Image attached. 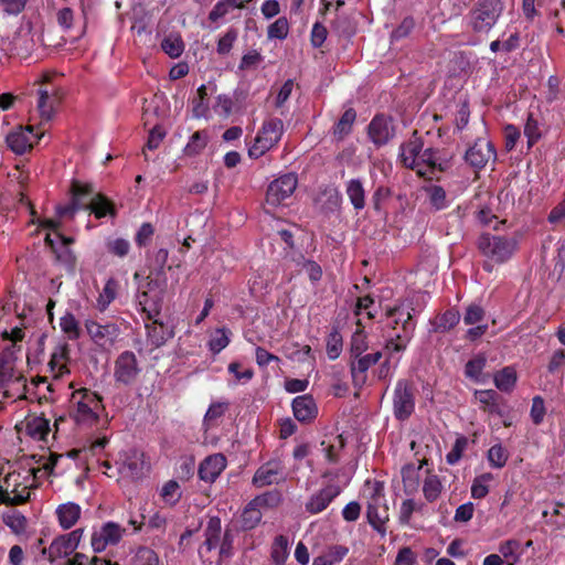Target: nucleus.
<instances>
[{"label":"nucleus","mask_w":565,"mask_h":565,"mask_svg":"<svg viewBox=\"0 0 565 565\" xmlns=\"http://www.w3.org/2000/svg\"><path fill=\"white\" fill-rule=\"evenodd\" d=\"M518 242L513 237L491 235L484 233L478 238V248L487 258L483 268L491 271L492 263L502 264L507 262L515 252Z\"/></svg>","instance_id":"obj_1"},{"label":"nucleus","mask_w":565,"mask_h":565,"mask_svg":"<svg viewBox=\"0 0 565 565\" xmlns=\"http://www.w3.org/2000/svg\"><path fill=\"white\" fill-rule=\"evenodd\" d=\"M504 9L501 0H479L468 13V25L476 33H488Z\"/></svg>","instance_id":"obj_2"},{"label":"nucleus","mask_w":565,"mask_h":565,"mask_svg":"<svg viewBox=\"0 0 565 565\" xmlns=\"http://www.w3.org/2000/svg\"><path fill=\"white\" fill-rule=\"evenodd\" d=\"M145 289L137 294V300L148 319H153L160 313L163 297L167 290V278L148 277Z\"/></svg>","instance_id":"obj_3"},{"label":"nucleus","mask_w":565,"mask_h":565,"mask_svg":"<svg viewBox=\"0 0 565 565\" xmlns=\"http://www.w3.org/2000/svg\"><path fill=\"white\" fill-rule=\"evenodd\" d=\"M71 190L75 196L83 198L81 206L84 210H89L97 218L115 214L113 203L106 196L96 192L92 184L74 181Z\"/></svg>","instance_id":"obj_4"},{"label":"nucleus","mask_w":565,"mask_h":565,"mask_svg":"<svg viewBox=\"0 0 565 565\" xmlns=\"http://www.w3.org/2000/svg\"><path fill=\"white\" fill-rule=\"evenodd\" d=\"M284 134V122L279 118L267 119L255 138L254 145L248 149L252 158H259L275 147Z\"/></svg>","instance_id":"obj_5"},{"label":"nucleus","mask_w":565,"mask_h":565,"mask_svg":"<svg viewBox=\"0 0 565 565\" xmlns=\"http://www.w3.org/2000/svg\"><path fill=\"white\" fill-rule=\"evenodd\" d=\"M384 500L383 484L375 482L372 488V494L367 503L366 518L370 525L377 532L385 534V523L388 521L387 508L380 510Z\"/></svg>","instance_id":"obj_6"},{"label":"nucleus","mask_w":565,"mask_h":565,"mask_svg":"<svg viewBox=\"0 0 565 565\" xmlns=\"http://www.w3.org/2000/svg\"><path fill=\"white\" fill-rule=\"evenodd\" d=\"M140 372L141 367L132 351L121 352L115 361L114 379L117 383L130 385L137 380Z\"/></svg>","instance_id":"obj_7"},{"label":"nucleus","mask_w":565,"mask_h":565,"mask_svg":"<svg viewBox=\"0 0 565 565\" xmlns=\"http://www.w3.org/2000/svg\"><path fill=\"white\" fill-rule=\"evenodd\" d=\"M297 184L298 179L295 173H287L274 180L268 185L266 203L278 206L295 192Z\"/></svg>","instance_id":"obj_8"},{"label":"nucleus","mask_w":565,"mask_h":565,"mask_svg":"<svg viewBox=\"0 0 565 565\" xmlns=\"http://www.w3.org/2000/svg\"><path fill=\"white\" fill-rule=\"evenodd\" d=\"M415 398L412 387L405 381H398L394 391L393 411L398 420L407 419L414 412Z\"/></svg>","instance_id":"obj_9"},{"label":"nucleus","mask_w":565,"mask_h":565,"mask_svg":"<svg viewBox=\"0 0 565 565\" xmlns=\"http://www.w3.org/2000/svg\"><path fill=\"white\" fill-rule=\"evenodd\" d=\"M495 156L492 143L484 138H478L466 151L465 160L472 168L482 169L490 160H494Z\"/></svg>","instance_id":"obj_10"},{"label":"nucleus","mask_w":565,"mask_h":565,"mask_svg":"<svg viewBox=\"0 0 565 565\" xmlns=\"http://www.w3.org/2000/svg\"><path fill=\"white\" fill-rule=\"evenodd\" d=\"M424 147L423 140L417 137V131H414L412 138L401 146L399 158L402 163L409 169L416 170L417 174L425 177L428 174L420 168L419 154Z\"/></svg>","instance_id":"obj_11"},{"label":"nucleus","mask_w":565,"mask_h":565,"mask_svg":"<svg viewBox=\"0 0 565 565\" xmlns=\"http://www.w3.org/2000/svg\"><path fill=\"white\" fill-rule=\"evenodd\" d=\"M341 492V486L333 482L328 483L308 499L305 505L306 511L310 514H318L324 511Z\"/></svg>","instance_id":"obj_12"},{"label":"nucleus","mask_w":565,"mask_h":565,"mask_svg":"<svg viewBox=\"0 0 565 565\" xmlns=\"http://www.w3.org/2000/svg\"><path fill=\"white\" fill-rule=\"evenodd\" d=\"M271 498V494L266 493L257 495L250 502H248V504L244 508L241 516L242 530H253L258 525L263 516L262 509L269 505Z\"/></svg>","instance_id":"obj_13"},{"label":"nucleus","mask_w":565,"mask_h":565,"mask_svg":"<svg viewBox=\"0 0 565 565\" xmlns=\"http://www.w3.org/2000/svg\"><path fill=\"white\" fill-rule=\"evenodd\" d=\"M125 530L115 522L105 523L99 531H95L92 535L90 544L96 553L103 552L107 545L117 544Z\"/></svg>","instance_id":"obj_14"},{"label":"nucleus","mask_w":565,"mask_h":565,"mask_svg":"<svg viewBox=\"0 0 565 565\" xmlns=\"http://www.w3.org/2000/svg\"><path fill=\"white\" fill-rule=\"evenodd\" d=\"M85 327L92 340L98 345L113 344L120 334L118 324L114 322L100 323L88 320Z\"/></svg>","instance_id":"obj_15"},{"label":"nucleus","mask_w":565,"mask_h":565,"mask_svg":"<svg viewBox=\"0 0 565 565\" xmlns=\"http://www.w3.org/2000/svg\"><path fill=\"white\" fill-rule=\"evenodd\" d=\"M33 127L18 128L7 137L9 148L17 154H23L33 148L34 142L40 138L33 132Z\"/></svg>","instance_id":"obj_16"},{"label":"nucleus","mask_w":565,"mask_h":565,"mask_svg":"<svg viewBox=\"0 0 565 565\" xmlns=\"http://www.w3.org/2000/svg\"><path fill=\"white\" fill-rule=\"evenodd\" d=\"M285 480L282 468L278 461H269L257 469L253 477L256 487H265L279 483Z\"/></svg>","instance_id":"obj_17"},{"label":"nucleus","mask_w":565,"mask_h":565,"mask_svg":"<svg viewBox=\"0 0 565 565\" xmlns=\"http://www.w3.org/2000/svg\"><path fill=\"white\" fill-rule=\"evenodd\" d=\"M382 358L380 351L354 358L351 362V375L354 386L361 387L366 381V371Z\"/></svg>","instance_id":"obj_18"},{"label":"nucleus","mask_w":565,"mask_h":565,"mask_svg":"<svg viewBox=\"0 0 565 565\" xmlns=\"http://www.w3.org/2000/svg\"><path fill=\"white\" fill-rule=\"evenodd\" d=\"M226 468V458L222 454L207 456L199 466V477L201 480L212 483Z\"/></svg>","instance_id":"obj_19"},{"label":"nucleus","mask_w":565,"mask_h":565,"mask_svg":"<svg viewBox=\"0 0 565 565\" xmlns=\"http://www.w3.org/2000/svg\"><path fill=\"white\" fill-rule=\"evenodd\" d=\"M292 412L297 420L309 423L318 415V408L311 395H300L292 401Z\"/></svg>","instance_id":"obj_20"},{"label":"nucleus","mask_w":565,"mask_h":565,"mask_svg":"<svg viewBox=\"0 0 565 565\" xmlns=\"http://www.w3.org/2000/svg\"><path fill=\"white\" fill-rule=\"evenodd\" d=\"M369 136L376 146H382L393 137V128L384 116H375L369 125Z\"/></svg>","instance_id":"obj_21"},{"label":"nucleus","mask_w":565,"mask_h":565,"mask_svg":"<svg viewBox=\"0 0 565 565\" xmlns=\"http://www.w3.org/2000/svg\"><path fill=\"white\" fill-rule=\"evenodd\" d=\"M38 111L40 117L49 121L53 118L55 108L60 102L58 97L55 95L53 90H49L47 88L40 87L38 89Z\"/></svg>","instance_id":"obj_22"},{"label":"nucleus","mask_w":565,"mask_h":565,"mask_svg":"<svg viewBox=\"0 0 565 565\" xmlns=\"http://www.w3.org/2000/svg\"><path fill=\"white\" fill-rule=\"evenodd\" d=\"M85 398L86 401H81L77 403L74 418L77 423L93 424L98 419V415L90 406V403H95L97 406L99 399L96 394L86 395Z\"/></svg>","instance_id":"obj_23"},{"label":"nucleus","mask_w":565,"mask_h":565,"mask_svg":"<svg viewBox=\"0 0 565 565\" xmlns=\"http://www.w3.org/2000/svg\"><path fill=\"white\" fill-rule=\"evenodd\" d=\"M152 320L151 324H146L148 339L150 343L156 347H162L169 339L173 338V330L164 327L162 322H159L156 317Z\"/></svg>","instance_id":"obj_24"},{"label":"nucleus","mask_w":565,"mask_h":565,"mask_svg":"<svg viewBox=\"0 0 565 565\" xmlns=\"http://www.w3.org/2000/svg\"><path fill=\"white\" fill-rule=\"evenodd\" d=\"M415 329V323L412 321V315L407 312L406 319L403 321V333H396V339H391L386 343V349L392 351H403L407 342L411 340Z\"/></svg>","instance_id":"obj_25"},{"label":"nucleus","mask_w":565,"mask_h":565,"mask_svg":"<svg viewBox=\"0 0 565 565\" xmlns=\"http://www.w3.org/2000/svg\"><path fill=\"white\" fill-rule=\"evenodd\" d=\"M418 161H420V168L428 172L424 178L428 179H431L436 171H444L446 167V163L440 162L437 158V150L434 148H422Z\"/></svg>","instance_id":"obj_26"},{"label":"nucleus","mask_w":565,"mask_h":565,"mask_svg":"<svg viewBox=\"0 0 565 565\" xmlns=\"http://www.w3.org/2000/svg\"><path fill=\"white\" fill-rule=\"evenodd\" d=\"M61 239V247L57 249L55 247L54 241L51 238V235L45 237V243L54 250L56 254V258L66 264L70 267H73L75 264V256L73 252L68 248V245L73 243V239L61 234L56 235Z\"/></svg>","instance_id":"obj_27"},{"label":"nucleus","mask_w":565,"mask_h":565,"mask_svg":"<svg viewBox=\"0 0 565 565\" xmlns=\"http://www.w3.org/2000/svg\"><path fill=\"white\" fill-rule=\"evenodd\" d=\"M221 532V519L218 516H211L204 530L205 541L202 548H205L207 552L214 550L220 543Z\"/></svg>","instance_id":"obj_28"},{"label":"nucleus","mask_w":565,"mask_h":565,"mask_svg":"<svg viewBox=\"0 0 565 565\" xmlns=\"http://www.w3.org/2000/svg\"><path fill=\"white\" fill-rule=\"evenodd\" d=\"M60 524L63 529L72 527L81 515V507L73 502L61 504L56 510Z\"/></svg>","instance_id":"obj_29"},{"label":"nucleus","mask_w":565,"mask_h":565,"mask_svg":"<svg viewBox=\"0 0 565 565\" xmlns=\"http://www.w3.org/2000/svg\"><path fill=\"white\" fill-rule=\"evenodd\" d=\"M347 195L356 211L365 206V190L360 179H352L345 186Z\"/></svg>","instance_id":"obj_30"},{"label":"nucleus","mask_w":565,"mask_h":565,"mask_svg":"<svg viewBox=\"0 0 565 565\" xmlns=\"http://www.w3.org/2000/svg\"><path fill=\"white\" fill-rule=\"evenodd\" d=\"M142 454L134 450L130 455H127L121 463V471L126 472L132 479H138L142 476L143 459Z\"/></svg>","instance_id":"obj_31"},{"label":"nucleus","mask_w":565,"mask_h":565,"mask_svg":"<svg viewBox=\"0 0 565 565\" xmlns=\"http://www.w3.org/2000/svg\"><path fill=\"white\" fill-rule=\"evenodd\" d=\"M498 393L493 390H482L475 392V398L481 405V408L490 414H501L500 406L498 404Z\"/></svg>","instance_id":"obj_32"},{"label":"nucleus","mask_w":565,"mask_h":565,"mask_svg":"<svg viewBox=\"0 0 565 565\" xmlns=\"http://www.w3.org/2000/svg\"><path fill=\"white\" fill-rule=\"evenodd\" d=\"M249 1L250 0H218L217 3L211 10L209 14V20H211L212 22H216L218 19L226 15L231 9H243L245 8V3Z\"/></svg>","instance_id":"obj_33"},{"label":"nucleus","mask_w":565,"mask_h":565,"mask_svg":"<svg viewBox=\"0 0 565 565\" xmlns=\"http://www.w3.org/2000/svg\"><path fill=\"white\" fill-rule=\"evenodd\" d=\"M288 539L285 535H278L271 545V559L275 565H285L288 558Z\"/></svg>","instance_id":"obj_34"},{"label":"nucleus","mask_w":565,"mask_h":565,"mask_svg":"<svg viewBox=\"0 0 565 565\" xmlns=\"http://www.w3.org/2000/svg\"><path fill=\"white\" fill-rule=\"evenodd\" d=\"M356 118V113L353 108L347 109L333 129V135L338 139H343L351 132L352 125Z\"/></svg>","instance_id":"obj_35"},{"label":"nucleus","mask_w":565,"mask_h":565,"mask_svg":"<svg viewBox=\"0 0 565 565\" xmlns=\"http://www.w3.org/2000/svg\"><path fill=\"white\" fill-rule=\"evenodd\" d=\"M161 49L172 58L179 57L184 51V43L179 34H169L161 42Z\"/></svg>","instance_id":"obj_36"},{"label":"nucleus","mask_w":565,"mask_h":565,"mask_svg":"<svg viewBox=\"0 0 565 565\" xmlns=\"http://www.w3.org/2000/svg\"><path fill=\"white\" fill-rule=\"evenodd\" d=\"M49 552V562L54 563L58 558L67 557L73 554L72 550L65 543L62 536L55 537L50 546L47 547Z\"/></svg>","instance_id":"obj_37"},{"label":"nucleus","mask_w":565,"mask_h":565,"mask_svg":"<svg viewBox=\"0 0 565 565\" xmlns=\"http://www.w3.org/2000/svg\"><path fill=\"white\" fill-rule=\"evenodd\" d=\"M516 382L515 371L511 367H504L494 376L495 386L503 392H510Z\"/></svg>","instance_id":"obj_38"},{"label":"nucleus","mask_w":565,"mask_h":565,"mask_svg":"<svg viewBox=\"0 0 565 565\" xmlns=\"http://www.w3.org/2000/svg\"><path fill=\"white\" fill-rule=\"evenodd\" d=\"M231 332L225 328L216 329L212 334L207 343L209 349L214 353H220L230 343Z\"/></svg>","instance_id":"obj_39"},{"label":"nucleus","mask_w":565,"mask_h":565,"mask_svg":"<svg viewBox=\"0 0 565 565\" xmlns=\"http://www.w3.org/2000/svg\"><path fill=\"white\" fill-rule=\"evenodd\" d=\"M443 490V484L436 475H428L424 481L423 492L425 498L433 502L438 499Z\"/></svg>","instance_id":"obj_40"},{"label":"nucleus","mask_w":565,"mask_h":565,"mask_svg":"<svg viewBox=\"0 0 565 565\" xmlns=\"http://www.w3.org/2000/svg\"><path fill=\"white\" fill-rule=\"evenodd\" d=\"M116 292L117 281L110 278L105 284L104 289L97 299V306L100 311H104L109 306V303L116 298Z\"/></svg>","instance_id":"obj_41"},{"label":"nucleus","mask_w":565,"mask_h":565,"mask_svg":"<svg viewBox=\"0 0 565 565\" xmlns=\"http://www.w3.org/2000/svg\"><path fill=\"white\" fill-rule=\"evenodd\" d=\"M459 320L460 315L457 310H447L439 317L435 330L438 332H446L454 328L459 322Z\"/></svg>","instance_id":"obj_42"},{"label":"nucleus","mask_w":565,"mask_h":565,"mask_svg":"<svg viewBox=\"0 0 565 565\" xmlns=\"http://www.w3.org/2000/svg\"><path fill=\"white\" fill-rule=\"evenodd\" d=\"M61 329L64 333L67 334L70 340H76L79 338V327L78 322L72 313H66L61 318L60 321Z\"/></svg>","instance_id":"obj_43"},{"label":"nucleus","mask_w":565,"mask_h":565,"mask_svg":"<svg viewBox=\"0 0 565 565\" xmlns=\"http://www.w3.org/2000/svg\"><path fill=\"white\" fill-rule=\"evenodd\" d=\"M207 143V135L204 131H196L192 135L185 147V153L194 156L200 153Z\"/></svg>","instance_id":"obj_44"},{"label":"nucleus","mask_w":565,"mask_h":565,"mask_svg":"<svg viewBox=\"0 0 565 565\" xmlns=\"http://www.w3.org/2000/svg\"><path fill=\"white\" fill-rule=\"evenodd\" d=\"M508 457L509 456H508L507 450L500 444L493 445L488 450V460L493 468L499 469V468L504 467V465L507 463Z\"/></svg>","instance_id":"obj_45"},{"label":"nucleus","mask_w":565,"mask_h":565,"mask_svg":"<svg viewBox=\"0 0 565 565\" xmlns=\"http://www.w3.org/2000/svg\"><path fill=\"white\" fill-rule=\"evenodd\" d=\"M491 480H492L491 473H483V475L477 477L473 480L472 486H471V495L475 499L484 498L489 492V488H488L487 483Z\"/></svg>","instance_id":"obj_46"},{"label":"nucleus","mask_w":565,"mask_h":565,"mask_svg":"<svg viewBox=\"0 0 565 565\" xmlns=\"http://www.w3.org/2000/svg\"><path fill=\"white\" fill-rule=\"evenodd\" d=\"M342 351V335L338 330H332L327 339V353L331 360H335Z\"/></svg>","instance_id":"obj_47"},{"label":"nucleus","mask_w":565,"mask_h":565,"mask_svg":"<svg viewBox=\"0 0 565 565\" xmlns=\"http://www.w3.org/2000/svg\"><path fill=\"white\" fill-rule=\"evenodd\" d=\"M520 542L516 540H509L500 544L499 552L508 561L509 565H514L518 562L516 551L520 548Z\"/></svg>","instance_id":"obj_48"},{"label":"nucleus","mask_w":565,"mask_h":565,"mask_svg":"<svg viewBox=\"0 0 565 565\" xmlns=\"http://www.w3.org/2000/svg\"><path fill=\"white\" fill-rule=\"evenodd\" d=\"M422 468L419 465L417 468L414 465H406L402 468L403 483L406 489L415 490L418 486V470Z\"/></svg>","instance_id":"obj_49"},{"label":"nucleus","mask_w":565,"mask_h":565,"mask_svg":"<svg viewBox=\"0 0 565 565\" xmlns=\"http://www.w3.org/2000/svg\"><path fill=\"white\" fill-rule=\"evenodd\" d=\"M289 23L285 17L278 18L268 26V38L282 40L288 35Z\"/></svg>","instance_id":"obj_50"},{"label":"nucleus","mask_w":565,"mask_h":565,"mask_svg":"<svg viewBox=\"0 0 565 565\" xmlns=\"http://www.w3.org/2000/svg\"><path fill=\"white\" fill-rule=\"evenodd\" d=\"M227 409V403L216 402L212 403L205 413L203 424L210 427L214 420L222 417Z\"/></svg>","instance_id":"obj_51"},{"label":"nucleus","mask_w":565,"mask_h":565,"mask_svg":"<svg viewBox=\"0 0 565 565\" xmlns=\"http://www.w3.org/2000/svg\"><path fill=\"white\" fill-rule=\"evenodd\" d=\"M106 248L115 256L125 257L130 249V244L124 238H114L106 242Z\"/></svg>","instance_id":"obj_52"},{"label":"nucleus","mask_w":565,"mask_h":565,"mask_svg":"<svg viewBox=\"0 0 565 565\" xmlns=\"http://www.w3.org/2000/svg\"><path fill=\"white\" fill-rule=\"evenodd\" d=\"M487 360L484 356H477L467 362L465 373L467 377L478 380L482 370L484 369Z\"/></svg>","instance_id":"obj_53"},{"label":"nucleus","mask_w":565,"mask_h":565,"mask_svg":"<svg viewBox=\"0 0 565 565\" xmlns=\"http://www.w3.org/2000/svg\"><path fill=\"white\" fill-rule=\"evenodd\" d=\"M3 520L6 525L9 526L13 533L20 534L24 532L26 526V519L22 514L13 512L11 514L4 515Z\"/></svg>","instance_id":"obj_54"},{"label":"nucleus","mask_w":565,"mask_h":565,"mask_svg":"<svg viewBox=\"0 0 565 565\" xmlns=\"http://www.w3.org/2000/svg\"><path fill=\"white\" fill-rule=\"evenodd\" d=\"M168 250L166 248H160L159 250L156 252V254L153 255V258L151 260V274L153 271H156L157 276L156 277H159V278H166L164 277V273H163V268L167 264V260H168Z\"/></svg>","instance_id":"obj_55"},{"label":"nucleus","mask_w":565,"mask_h":565,"mask_svg":"<svg viewBox=\"0 0 565 565\" xmlns=\"http://www.w3.org/2000/svg\"><path fill=\"white\" fill-rule=\"evenodd\" d=\"M136 562L138 565H159V557L153 550L142 546L136 553Z\"/></svg>","instance_id":"obj_56"},{"label":"nucleus","mask_w":565,"mask_h":565,"mask_svg":"<svg viewBox=\"0 0 565 565\" xmlns=\"http://www.w3.org/2000/svg\"><path fill=\"white\" fill-rule=\"evenodd\" d=\"M430 204L436 210H441L446 207V192L441 186L433 185L427 189Z\"/></svg>","instance_id":"obj_57"},{"label":"nucleus","mask_w":565,"mask_h":565,"mask_svg":"<svg viewBox=\"0 0 565 565\" xmlns=\"http://www.w3.org/2000/svg\"><path fill=\"white\" fill-rule=\"evenodd\" d=\"M468 445V439L466 437L457 438L451 450L446 456V461L449 465H455L459 461L462 456V451L466 449Z\"/></svg>","instance_id":"obj_58"},{"label":"nucleus","mask_w":565,"mask_h":565,"mask_svg":"<svg viewBox=\"0 0 565 565\" xmlns=\"http://www.w3.org/2000/svg\"><path fill=\"white\" fill-rule=\"evenodd\" d=\"M524 134L527 137L529 147H532L541 137L537 121L533 118L532 115H529V117H527V120H526V124L524 127Z\"/></svg>","instance_id":"obj_59"},{"label":"nucleus","mask_w":565,"mask_h":565,"mask_svg":"<svg viewBox=\"0 0 565 565\" xmlns=\"http://www.w3.org/2000/svg\"><path fill=\"white\" fill-rule=\"evenodd\" d=\"M30 42H31V38H30V33L29 32H25V33H21L19 32L14 38H13V41H12V51L17 54H23V53H26L30 49H31V45H30Z\"/></svg>","instance_id":"obj_60"},{"label":"nucleus","mask_w":565,"mask_h":565,"mask_svg":"<svg viewBox=\"0 0 565 565\" xmlns=\"http://www.w3.org/2000/svg\"><path fill=\"white\" fill-rule=\"evenodd\" d=\"M29 433L34 436L43 439L49 433V422L44 418H35L28 425Z\"/></svg>","instance_id":"obj_61"},{"label":"nucleus","mask_w":565,"mask_h":565,"mask_svg":"<svg viewBox=\"0 0 565 565\" xmlns=\"http://www.w3.org/2000/svg\"><path fill=\"white\" fill-rule=\"evenodd\" d=\"M367 349V344L365 341V335L362 332H355L352 335L351 340V355L353 358H359L363 354Z\"/></svg>","instance_id":"obj_62"},{"label":"nucleus","mask_w":565,"mask_h":565,"mask_svg":"<svg viewBox=\"0 0 565 565\" xmlns=\"http://www.w3.org/2000/svg\"><path fill=\"white\" fill-rule=\"evenodd\" d=\"M349 553V548L343 545H332L328 547V550L324 552V555L330 561L331 565H334L339 562H341L345 555Z\"/></svg>","instance_id":"obj_63"},{"label":"nucleus","mask_w":565,"mask_h":565,"mask_svg":"<svg viewBox=\"0 0 565 565\" xmlns=\"http://www.w3.org/2000/svg\"><path fill=\"white\" fill-rule=\"evenodd\" d=\"M483 317H484V311L480 306L470 305L467 308L466 313L463 316V322L466 324H476V323L482 321Z\"/></svg>","instance_id":"obj_64"}]
</instances>
